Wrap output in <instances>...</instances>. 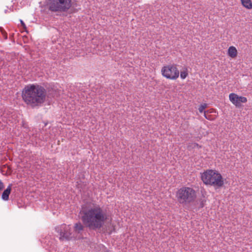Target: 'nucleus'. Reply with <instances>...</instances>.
Masks as SVG:
<instances>
[{
    "instance_id": "1",
    "label": "nucleus",
    "mask_w": 252,
    "mask_h": 252,
    "mask_svg": "<svg viewBox=\"0 0 252 252\" xmlns=\"http://www.w3.org/2000/svg\"><path fill=\"white\" fill-rule=\"evenodd\" d=\"M80 214L83 224L90 230L100 229L108 219L106 210L97 204L83 207Z\"/></svg>"
},
{
    "instance_id": "2",
    "label": "nucleus",
    "mask_w": 252,
    "mask_h": 252,
    "mask_svg": "<svg viewBox=\"0 0 252 252\" xmlns=\"http://www.w3.org/2000/svg\"><path fill=\"white\" fill-rule=\"evenodd\" d=\"M22 96L26 104L32 107H35L44 102L46 91L41 86L30 84L26 86L23 89Z\"/></svg>"
},
{
    "instance_id": "3",
    "label": "nucleus",
    "mask_w": 252,
    "mask_h": 252,
    "mask_svg": "<svg viewBox=\"0 0 252 252\" xmlns=\"http://www.w3.org/2000/svg\"><path fill=\"white\" fill-rule=\"evenodd\" d=\"M201 180L206 185L219 188L224 184L221 175L213 170H208L203 172L201 176Z\"/></svg>"
},
{
    "instance_id": "4",
    "label": "nucleus",
    "mask_w": 252,
    "mask_h": 252,
    "mask_svg": "<svg viewBox=\"0 0 252 252\" xmlns=\"http://www.w3.org/2000/svg\"><path fill=\"white\" fill-rule=\"evenodd\" d=\"M176 197L180 204L187 205L194 202L196 197V193L191 188L182 187L177 191Z\"/></svg>"
},
{
    "instance_id": "5",
    "label": "nucleus",
    "mask_w": 252,
    "mask_h": 252,
    "mask_svg": "<svg viewBox=\"0 0 252 252\" xmlns=\"http://www.w3.org/2000/svg\"><path fill=\"white\" fill-rule=\"evenodd\" d=\"M71 0H49V9L52 12H65L71 7Z\"/></svg>"
},
{
    "instance_id": "6",
    "label": "nucleus",
    "mask_w": 252,
    "mask_h": 252,
    "mask_svg": "<svg viewBox=\"0 0 252 252\" xmlns=\"http://www.w3.org/2000/svg\"><path fill=\"white\" fill-rule=\"evenodd\" d=\"M161 72L163 76L171 80H176L179 77L180 74L177 65L175 64L164 66L162 67Z\"/></svg>"
},
{
    "instance_id": "7",
    "label": "nucleus",
    "mask_w": 252,
    "mask_h": 252,
    "mask_svg": "<svg viewBox=\"0 0 252 252\" xmlns=\"http://www.w3.org/2000/svg\"><path fill=\"white\" fill-rule=\"evenodd\" d=\"M56 231L60 235L59 239L62 241L69 240L75 237V234L71 232V227L63 224L55 228Z\"/></svg>"
},
{
    "instance_id": "8",
    "label": "nucleus",
    "mask_w": 252,
    "mask_h": 252,
    "mask_svg": "<svg viewBox=\"0 0 252 252\" xmlns=\"http://www.w3.org/2000/svg\"><path fill=\"white\" fill-rule=\"evenodd\" d=\"M230 101L236 107H240L242 103L247 102V98L246 97L239 96L234 93H231L229 95Z\"/></svg>"
},
{
    "instance_id": "9",
    "label": "nucleus",
    "mask_w": 252,
    "mask_h": 252,
    "mask_svg": "<svg viewBox=\"0 0 252 252\" xmlns=\"http://www.w3.org/2000/svg\"><path fill=\"white\" fill-rule=\"evenodd\" d=\"M84 230V226L80 222H77L74 226V233L77 235L75 236V238L80 239L81 238V234Z\"/></svg>"
},
{
    "instance_id": "10",
    "label": "nucleus",
    "mask_w": 252,
    "mask_h": 252,
    "mask_svg": "<svg viewBox=\"0 0 252 252\" xmlns=\"http://www.w3.org/2000/svg\"><path fill=\"white\" fill-rule=\"evenodd\" d=\"M12 184H9L7 188L4 190L1 195V198L4 201H7L9 200V196L11 190Z\"/></svg>"
},
{
    "instance_id": "11",
    "label": "nucleus",
    "mask_w": 252,
    "mask_h": 252,
    "mask_svg": "<svg viewBox=\"0 0 252 252\" xmlns=\"http://www.w3.org/2000/svg\"><path fill=\"white\" fill-rule=\"evenodd\" d=\"M237 51L234 46H230L228 49V55L229 57L234 58L237 56Z\"/></svg>"
},
{
    "instance_id": "12",
    "label": "nucleus",
    "mask_w": 252,
    "mask_h": 252,
    "mask_svg": "<svg viewBox=\"0 0 252 252\" xmlns=\"http://www.w3.org/2000/svg\"><path fill=\"white\" fill-rule=\"evenodd\" d=\"M241 3L244 7L248 9L252 8V3L251 0H241Z\"/></svg>"
},
{
    "instance_id": "13",
    "label": "nucleus",
    "mask_w": 252,
    "mask_h": 252,
    "mask_svg": "<svg viewBox=\"0 0 252 252\" xmlns=\"http://www.w3.org/2000/svg\"><path fill=\"white\" fill-rule=\"evenodd\" d=\"M188 149L189 150H190L191 149H194V148H200L201 147V146H200L198 144L196 143H189L188 144Z\"/></svg>"
},
{
    "instance_id": "14",
    "label": "nucleus",
    "mask_w": 252,
    "mask_h": 252,
    "mask_svg": "<svg viewBox=\"0 0 252 252\" xmlns=\"http://www.w3.org/2000/svg\"><path fill=\"white\" fill-rule=\"evenodd\" d=\"M188 75V72L187 69L181 71L180 77L182 79H185Z\"/></svg>"
},
{
    "instance_id": "15",
    "label": "nucleus",
    "mask_w": 252,
    "mask_h": 252,
    "mask_svg": "<svg viewBox=\"0 0 252 252\" xmlns=\"http://www.w3.org/2000/svg\"><path fill=\"white\" fill-rule=\"evenodd\" d=\"M206 201L204 198H200L199 200V209L202 208L204 207Z\"/></svg>"
},
{
    "instance_id": "16",
    "label": "nucleus",
    "mask_w": 252,
    "mask_h": 252,
    "mask_svg": "<svg viewBox=\"0 0 252 252\" xmlns=\"http://www.w3.org/2000/svg\"><path fill=\"white\" fill-rule=\"evenodd\" d=\"M207 104L206 103H204L203 104H201L199 108H198V111L200 113H203L204 112V109L206 108Z\"/></svg>"
},
{
    "instance_id": "17",
    "label": "nucleus",
    "mask_w": 252,
    "mask_h": 252,
    "mask_svg": "<svg viewBox=\"0 0 252 252\" xmlns=\"http://www.w3.org/2000/svg\"><path fill=\"white\" fill-rule=\"evenodd\" d=\"M0 31L1 32L2 34H3V36L4 37V38L7 39V36L6 35L5 32L1 27H0Z\"/></svg>"
},
{
    "instance_id": "18",
    "label": "nucleus",
    "mask_w": 252,
    "mask_h": 252,
    "mask_svg": "<svg viewBox=\"0 0 252 252\" xmlns=\"http://www.w3.org/2000/svg\"><path fill=\"white\" fill-rule=\"evenodd\" d=\"M20 23H21V26L22 27H23V28L24 29V30H26L27 29V27H26V24H25V23L23 22V20H20Z\"/></svg>"
},
{
    "instance_id": "19",
    "label": "nucleus",
    "mask_w": 252,
    "mask_h": 252,
    "mask_svg": "<svg viewBox=\"0 0 252 252\" xmlns=\"http://www.w3.org/2000/svg\"><path fill=\"white\" fill-rule=\"evenodd\" d=\"M4 186L3 183L1 182V181L0 180V190H1L3 189Z\"/></svg>"
},
{
    "instance_id": "20",
    "label": "nucleus",
    "mask_w": 252,
    "mask_h": 252,
    "mask_svg": "<svg viewBox=\"0 0 252 252\" xmlns=\"http://www.w3.org/2000/svg\"><path fill=\"white\" fill-rule=\"evenodd\" d=\"M206 111H204V117H205V118H206V119H208V120H209V118L207 116V115H206Z\"/></svg>"
}]
</instances>
